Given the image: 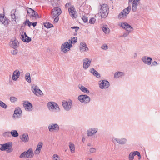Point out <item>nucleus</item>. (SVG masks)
<instances>
[{
	"label": "nucleus",
	"instance_id": "nucleus-1",
	"mask_svg": "<svg viewBox=\"0 0 160 160\" xmlns=\"http://www.w3.org/2000/svg\"><path fill=\"white\" fill-rule=\"evenodd\" d=\"M118 25L127 31L126 32L123 33V35L122 36V37H125L127 36L129 33L133 30V28L131 26L126 22L120 23Z\"/></svg>",
	"mask_w": 160,
	"mask_h": 160
},
{
	"label": "nucleus",
	"instance_id": "nucleus-2",
	"mask_svg": "<svg viewBox=\"0 0 160 160\" xmlns=\"http://www.w3.org/2000/svg\"><path fill=\"white\" fill-rule=\"evenodd\" d=\"M109 12V8L107 4H104L101 5L100 13L102 18H106L108 16Z\"/></svg>",
	"mask_w": 160,
	"mask_h": 160
},
{
	"label": "nucleus",
	"instance_id": "nucleus-3",
	"mask_svg": "<svg viewBox=\"0 0 160 160\" xmlns=\"http://www.w3.org/2000/svg\"><path fill=\"white\" fill-rule=\"evenodd\" d=\"M48 107L49 110L54 112H58L60 109L58 104L53 102H48Z\"/></svg>",
	"mask_w": 160,
	"mask_h": 160
},
{
	"label": "nucleus",
	"instance_id": "nucleus-4",
	"mask_svg": "<svg viewBox=\"0 0 160 160\" xmlns=\"http://www.w3.org/2000/svg\"><path fill=\"white\" fill-rule=\"evenodd\" d=\"M27 10L30 17L31 21L34 20V18L36 19L38 18H41V16H39L38 13L32 8H27Z\"/></svg>",
	"mask_w": 160,
	"mask_h": 160
},
{
	"label": "nucleus",
	"instance_id": "nucleus-5",
	"mask_svg": "<svg viewBox=\"0 0 160 160\" xmlns=\"http://www.w3.org/2000/svg\"><path fill=\"white\" fill-rule=\"evenodd\" d=\"M34 155L33 150L31 148H29L27 151H24L19 156L20 158H32Z\"/></svg>",
	"mask_w": 160,
	"mask_h": 160
},
{
	"label": "nucleus",
	"instance_id": "nucleus-6",
	"mask_svg": "<svg viewBox=\"0 0 160 160\" xmlns=\"http://www.w3.org/2000/svg\"><path fill=\"white\" fill-rule=\"evenodd\" d=\"M131 9V7L129 6L122 10L118 15V18L119 19H124L126 18Z\"/></svg>",
	"mask_w": 160,
	"mask_h": 160
},
{
	"label": "nucleus",
	"instance_id": "nucleus-7",
	"mask_svg": "<svg viewBox=\"0 0 160 160\" xmlns=\"http://www.w3.org/2000/svg\"><path fill=\"white\" fill-rule=\"evenodd\" d=\"M72 47L71 44H70L68 42H65L61 46V50L63 52H66L70 50Z\"/></svg>",
	"mask_w": 160,
	"mask_h": 160
},
{
	"label": "nucleus",
	"instance_id": "nucleus-8",
	"mask_svg": "<svg viewBox=\"0 0 160 160\" xmlns=\"http://www.w3.org/2000/svg\"><path fill=\"white\" fill-rule=\"evenodd\" d=\"M78 99L80 102L84 103H88L90 100V98L86 95H80L78 96Z\"/></svg>",
	"mask_w": 160,
	"mask_h": 160
},
{
	"label": "nucleus",
	"instance_id": "nucleus-9",
	"mask_svg": "<svg viewBox=\"0 0 160 160\" xmlns=\"http://www.w3.org/2000/svg\"><path fill=\"white\" fill-rule=\"evenodd\" d=\"M12 143L10 142H7L2 144V149L3 151H7V152H10L12 151V149L10 148L12 147Z\"/></svg>",
	"mask_w": 160,
	"mask_h": 160
},
{
	"label": "nucleus",
	"instance_id": "nucleus-10",
	"mask_svg": "<svg viewBox=\"0 0 160 160\" xmlns=\"http://www.w3.org/2000/svg\"><path fill=\"white\" fill-rule=\"evenodd\" d=\"M62 104L64 109L67 111H68L71 108L72 102L71 100L68 101H64L62 102Z\"/></svg>",
	"mask_w": 160,
	"mask_h": 160
},
{
	"label": "nucleus",
	"instance_id": "nucleus-11",
	"mask_svg": "<svg viewBox=\"0 0 160 160\" xmlns=\"http://www.w3.org/2000/svg\"><path fill=\"white\" fill-rule=\"evenodd\" d=\"M51 14L53 18L56 16H58L61 13V10L60 8L58 7L54 8L51 12Z\"/></svg>",
	"mask_w": 160,
	"mask_h": 160
},
{
	"label": "nucleus",
	"instance_id": "nucleus-12",
	"mask_svg": "<svg viewBox=\"0 0 160 160\" xmlns=\"http://www.w3.org/2000/svg\"><path fill=\"white\" fill-rule=\"evenodd\" d=\"M23 105L26 111H31L32 110V104L27 101H23Z\"/></svg>",
	"mask_w": 160,
	"mask_h": 160
},
{
	"label": "nucleus",
	"instance_id": "nucleus-13",
	"mask_svg": "<svg viewBox=\"0 0 160 160\" xmlns=\"http://www.w3.org/2000/svg\"><path fill=\"white\" fill-rule=\"evenodd\" d=\"M32 90L33 93L37 96L42 95L43 93L39 89L38 86L33 85L32 87Z\"/></svg>",
	"mask_w": 160,
	"mask_h": 160
},
{
	"label": "nucleus",
	"instance_id": "nucleus-14",
	"mask_svg": "<svg viewBox=\"0 0 160 160\" xmlns=\"http://www.w3.org/2000/svg\"><path fill=\"white\" fill-rule=\"evenodd\" d=\"M80 50L81 52L84 53L89 50L87 45L84 42H82L80 45Z\"/></svg>",
	"mask_w": 160,
	"mask_h": 160
},
{
	"label": "nucleus",
	"instance_id": "nucleus-15",
	"mask_svg": "<svg viewBox=\"0 0 160 160\" xmlns=\"http://www.w3.org/2000/svg\"><path fill=\"white\" fill-rule=\"evenodd\" d=\"M99 84V87L101 88H107L109 86V82L106 80H102Z\"/></svg>",
	"mask_w": 160,
	"mask_h": 160
},
{
	"label": "nucleus",
	"instance_id": "nucleus-16",
	"mask_svg": "<svg viewBox=\"0 0 160 160\" xmlns=\"http://www.w3.org/2000/svg\"><path fill=\"white\" fill-rule=\"evenodd\" d=\"M91 60L88 58H86L83 59V68L84 69H87L90 66Z\"/></svg>",
	"mask_w": 160,
	"mask_h": 160
},
{
	"label": "nucleus",
	"instance_id": "nucleus-17",
	"mask_svg": "<svg viewBox=\"0 0 160 160\" xmlns=\"http://www.w3.org/2000/svg\"><path fill=\"white\" fill-rule=\"evenodd\" d=\"M48 128L50 132H52L55 131H58L59 129V127L57 124L52 123L48 126Z\"/></svg>",
	"mask_w": 160,
	"mask_h": 160
},
{
	"label": "nucleus",
	"instance_id": "nucleus-18",
	"mask_svg": "<svg viewBox=\"0 0 160 160\" xmlns=\"http://www.w3.org/2000/svg\"><path fill=\"white\" fill-rule=\"evenodd\" d=\"M68 12L70 16L72 18H75V15L76 13V11L75 9L73 6H70L69 8H68Z\"/></svg>",
	"mask_w": 160,
	"mask_h": 160
},
{
	"label": "nucleus",
	"instance_id": "nucleus-19",
	"mask_svg": "<svg viewBox=\"0 0 160 160\" xmlns=\"http://www.w3.org/2000/svg\"><path fill=\"white\" fill-rule=\"evenodd\" d=\"M142 60L145 64L150 65L151 63L152 59L149 57L145 56L142 58Z\"/></svg>",
	"mask_w": 160,
	"mask_h": 160
},
{
	"label": "nucleus",
	"instance_id": "nucleus-20",
	"mask_svg": "<svg viewBox=\"0 0 160 160\" xmlns=\"http://www.w3.org/2000/svg\"><path fill=\"white\" fill-rule=\"evenodd\" d=\"M136 155H138L140 157L139 158L140 159L141 158L140 154L139 152L137 151L131 152L130 153L129 155V160H133L134 159V156Z\"/></svg>",
	"mask_w": 160,
	"mask_h": 160
},
{
	"label": "nucleus",
	"instance_id": "nucleus-21",
	"mask_svg": "<svg viewBox=\"0 0 160 160\" xmlns=\"http://www.w3.org/2000/svg\"><path fill=\"white\" fill-rule=\"evenodd\" d=\"M43 145V143L42 142H39L38 143L36 149L34 151L35 155H38L39 154Z\"/></svg>",
	"mask_w": 160,
	"mask_h": 160
},
{
	"label": "nucleus",
	"instance_id": "nucleus-22",
	"mask_svg": "<svg viewBox=\"0 0 160 160\" xmlns=\"http://www.w3.org/2000/svg\"><path fill=\"white\" fill-rule=\"evenodd\" d=\"M20 75V72L18 70H15L13 73L12 79L14 81H17L19 78Z\"/></svg>",
	"mask_w": 160,
	"mask_h": 160
},
{
	"label": "nucleus",
	"instance_id": "nucleus-23",
	"mask_svg": "<svg viewBox=\"0 0 160 160\" xmlns=\"http://www.w3.org/2000/svg\"><path fill=\"white\" fill-rule=\"evenodd\" d=\"M22 110L19 107H17L14 111V113L13 114V117H18L21 115L22 114Z\"/></svg>",
	"mask_w": 160,
	"mask_h": 160
},
{
	"label": "nucleus",
	"instance_id": "nucleus-24",
	"mask_svg": "<svg viewBox=\"0 0 160 160\" xmlns=\"http://www.w3.org/2000/svg\"><path fill=\"white\" fill-rule=\"evenodd\" d=\"M22 40L24 42H28L31 40V38L28 37L25 32H24V34L21 35Z\"/></svg>",
	"mask_w": 160,
	"mask_h": 160
},
{
	"label": "nucleus",
	"instance_id": "nucleus-25",
	"mask_svg": "<svg viewBox=\"0 0 160 160\" xmlns=\"http://www.w3.org/2000/svg\"><path fill=\"white\" fill-rule=\"evenodd\" d=\"M18 42L16 39H12L10 42V45L12 48L14 49L17 47Z\"/></svg>",
	"mask_w": 160,
	"mask_h": 160
},
{
	"label": "nucleus",
	"instance_id": "nucleus-26",
	"mask_svg": "<svg viewBox=\"0 0 160 160\" xmlns=\"http://www.w3.org/2000/svg\"><path fill=\"white\" fill-rule=\"evenodd\" d=\"M98 131V129L94 128L89 129L87 132V135L88 136H92Z\"/></svg>",
	"mask_w": 160,
	"mask_h": 160
},
{
	"label": "nucleus",
	"instance_id": "nucleus-27",
	"mask_svg": "<svg viewBox=\"0 0 160 160\" xmlns=\"http://www.w3.org/2000/svg\"><path fill=\"white\" fill-rule=\"evenodd\" d=\"M114 140H115L117 143L121 144H125L127 141L126 139L124 138L121 139L115 138Z\"/></svg>",
	"mask_w": 160,
	"mask_h": 160
},
{
	"label": "nucleus",
	"instance_id": "nucleus-28",
	"mask_svg": "<svg viewBox=\"0 0 160 160\" xmlns=\"http://www.w3.org/2000/svg\"><path fill=\"white\" fill-rule=\"evenodd\" d=\"M69 147L70 150L72 153H74L75 152V146L74 144L71 142L69 143Z\"/></svg>",
	"mask_w": 160,
	"mask_h": 160
},
{
	"label": "nucleus",
	"instance_id": "nucleus-29",
	"mask_svg": "<svg viewBox=\"0 0 160 160\" xmlns=\"http://www.w3.org/2000/svg\"><path fill=\"white\" fill-rule=\"evenodd\" d=\"M90 72L97 78H99L100 77V74L93 68H91Z\"/></svg>",
	"mask_w": 160,
	"mask_h": 160
},
{
	"label": "nucleus",
	"instance_id": "nucleus-30",
	"mask_svg": "<svg viewBox=\"0 0 160 160\" xmlns=\"http://www.w3.org/2000/svg\"><path fill=\"white\" fill-rule=\"evenodd\" d=\"M102 29L105 33L108 34L109 33V29L107 25H103L102 27Z\"/></svg>",
	"mask_w": 160,
	"mask_h": 160
},
{
	"label": "nucleus",
	"instance_id": "nucleus-31",
	"mask_svg": "<svg viewBox=\"0 0 160 160\" xmlns=\"http://www.w3.org/2000/svg\"><path fill=\"white\" fill-rule=\"evenodd\" d=\"M21 140L25 142H28L29 140L28 136L27 134H23L21 137Z\"/></svg>",
	"mask_w": 160,
	"mask_h": 160
},
{
	"label": "nucleus",
	"instance_id": "nucleus-32",
	"mask_svg": "<svg viewBox=\"0 0 160 160\" xmlns=\"http://www.w3.org/2000/svg\"><path fill=\"white\" fill-rule=\"evenodd\" d=\"M25 76L26 81L28 83H30L31 82V79L30 73L28 72H27L25 74Z\"/></svg>",
	"mask_w": 160,
	"mask_h": 160
},
{
	"label": "nucleus",
	"instance_id": "nucleus-33",
	"mask_svg": "<svg viewBox=\"0 0 160 160\" xmlns=\"http://www.w3.org/2000/svg\"><path fill=\"white\" fill-rule=\"evenodd\" d=\"M79 88L82 91L85 93H88L89 92V91L86 88L83 86H79Z\"/></svg>",
	"mask_w": 160,
	"mask_h": 160
},
{
	"label": "nucleus",
	"instance_id": "nucleus-34",
	"mask_svg": "<svg viewBox=\"0 0 160 160\" xmlns=\"http://www.w3.org/2000/svg\"><path fill=\"white\" fill-rule=\"evenodd\" d=\"M124 75V73L121 72H116L114 74V77L115 78H118L120 77L123 76Z\"/></svg>",
	"mask_w": 160,
	"mask_h": 160
},
{
	"label": "nucleus",
	"instance_id": "nucleus-35",
	"mask_svg": "<svg viewBox=\"0 0 160 160\" xmlns=\"http://www.w3.org/2000/svg\"><path fill=\"white\" fill-rule=\"evenodd\" d=\"M77 41V38L76 37H73L72 38L71 40H68V42H69L70 44H71L72 43H75Z\"/></svg>",
	"mask_w": 160,
	"mask_h": 160
},
{
	"label": "nucleus",
	"instance_id": "nucleus-36",
	"mask_svg": "<svg viewBox=\"0 0 160 160\" xmlns=\"http://www.w3.org/2000/svg\"><path fill=\"white\" fill-rule=\"evenodd\" d=\"M138 3H137L133 1L132 7V10L133 12H135L136 11L137 8V6L138 5Z\"/></svg>",
	"mask_w": 160,
	"mask_h": 160
},
{
	"label": "nucleus",
	"instance_id": "nucleus-37",
	"mask_svg": "<svg viewBox=\"0 0 160 160\" xmlns=\"http://www.w3.org/2000/svg\"><path fill=\"white\" fill-rule=\"evenodd\" d=\"M10 133L14 137H17L18 136V133L17 131L16 130H14L11 131L10 132Z\"/></svg>",
	"mask_w": 160,
	"mask_h": 160
},
{
	"label": "nucleus",
	"instance_id": "nucleus-38",
	"mask_svg": "<svg viewBox=\"0 0 160 160\" xmlns=\"http://www.w3.org/2000/svg\"><path fill=\"white\" fill-rule=\"evenodd\" d=\"M2 24H3L5 26H7L9 23V20L7 19L4 18L1 22Z\"/></svg>",
	"mask_w": 160,
	"mask_h": 160
},
{
	"label": "nucleus",
	"instance_id": "nucleus-39",
	"mask_svg": "<svg viewBox=\"0 0 160 160\" xmlns=\"http://www.w3.org/2000/svg\"><path fill=\"white\" fill-rule=\"evenodd\" d=\"M44 25L45 27L48 28L53 27V25L49 23V22H47L44 23Z\"/></svg>",
	"mask_w": 160,
	"mask_h": 160
},
{
	"label": "nucleus",
	"instance_id": "nucleus-40",
	"mask_svg": "<svg viewBox=\"0 0 160 160\" xmlns=\"http://www.w3.org/2000/svg\"><path fill=\"white\" fill-rule=\"evenodd\" d=\"M32 23V22H30L29 20L27 19L23 23V24L25 25H28L29 27H30Z\"/></svg>",
	"mask_w": 160,
	"mask_h": 160
},
{
	"label": "nucleus",
	"instance_id": "nucleus-41",
	"mask_svg": "<svg viewBox=\"0 0 160 160\" xmlns=\"http://www.w3.org/2000/svg\"><path fill=\"white\" fill-rule=\"evenodd\" d=\"M0 106L5 109L7 107V105L4 102L1 101H0Z\"/></svg>",
	"mask_w": 160,
	"mask_h": 160
},
{
	"label": "nucleus",
	"instance_id": "nucleus-42",
	"mask_svg": "<svg viewBox=\"0 0 160 160\" xmlns=\"http://www.w3.org/2000/svg\"><path fill=\"white\" fill-rule=\"evenodd\" d=\"M10 101L12 102H14L17 100V98L14 97H11L10 98Z\"/></svg>",
	"mask_w": 160,
	"mask_h": 160
},
{
	"label": "nucleus",
	"instance_id": "nucleus-43",
	"mask_svg": "<svg viewBox=\"0 0 160 160\" xmlns=\"http://www.w3.org/2000/svg\"><path fill=\"white\" fill-rule=\"evenodd\" d=\"M59 159V156L58 154H54L53 155V160H58Z\"/></svg>",
	"mask_w": 160,
	"mask_h": 160
},
{
	"label": "nucleus",
	"instance_id": "nucleus-44",
	"mask_svg": "<svg viewBox=\"0 0 160 160\" xmlns=\"http://www.w3.org/2000/svg\"><path fill=\"white\" fill-rule=\"evenodd\" d=\"M101 48L103 50H106L108 48V47L106 44H104L101 46Z\"/></svg>",
	"mask_w": 160,
	"mask_h": 160
},
{
	"label": "nucleus",
	"instance_id": "nucleus-45",
	"mask_svg": "<svg viewBox=\"0 0 160 160\" xmlns=\"http://www.w3.org/2000/svg\"><path fill=\"white\" fill-rule=\"evenodd\" d=\"M95 19L92 18L89 20V22L90 24H94L95 22Z\"/></svg>",
	"mask_w": 160,
	"mask_h": 160
},
{
	"label": "nucleus",
	"instance_id": "nucleus-46",
	"mask_svg": "<svg viewBox=\"0 0 160 160\" xmlns=\"http://www.w3.org/2000/svg\"><path fill=\"white\" fill-rule=\"evenodd\" d=\"M89 151L91 153H94L96 152V149L93 148H91L89 150Z\"/></svg>",
	"mask_w": 160,
	"mask_h": 160
},
{
	"label": "nucleus",
	"instance_id": "nucleus-47",
	"mask_svg": "<svg viewBox=\"0 0 160 160\" xmlns=\"http://www.w3.org/2000/svg\"><path fill=\"white\" fill-rule=\"evenodd\" d=\"M82 19L85 22H87L88 21V18L85 16L82 17Z\"/></svg>",
	"mask_w": 160,
	"mask_h": 160
},
{
	"label": "nucleus",
	"instance_id": "nucleus-48",
	"mask_svg": "<svg viewBox=\"0 0 160 160\" xmlns=\"http://www.w3.org/2000/svg\"><path fill=\"white\" fill-rule=\"evenodd\" d=\"M18 53V51L16 49H14L11 51V53L13 55H16Z\"/></svg>",
	"mask_w": 160,
	"mask_h": 160
},
{
	"label": "nucleus",
	"instance_id": "nucleus-49",
	"mask_svg": "<svg viewBox=\"0 0 160 160\" xmlns=\"http://www.w3.org/2000/svg\"><path fill=\"white\" fill-rule=\"evenodd\" d=\"M71 6V4L69 3H67L66 4L65 6L66 8H68V9L69 8H70V7Z\"/></svg>",
	"mask_w": 160,
	"mask_h": 160
},
{
	"label": "nucleus",
	"instance_id": "nucleus-50",
	"mask_svg": "<svg viewBox=\"0 0 160 160\" xmlns=\"http://www.w3.org/2000/svg\"><path fill=\"white\" fill-rule=\"evenodd\" d=\"M56 17L54 19V22L55 23H57L59 20V18L58 17V16Z\"/></svg>",
	"mask_w": 160,
	"mask_h": 160
},
{
	"label": "nucleus",
	"instance_id": "nucleus-51",
	"mask_svg": "<svg viewBox=\"0 0 160 160\" xmlns=\"http://www.w3.org/2000/svg\"><path fill=\"white\" fill-rule=\"evenodd\" d=\"M71 28L72 29H75V32H77L79 29V28L78 27H71Z\"/></svg>",
	"mask_w": 160,
	"mask_h": 160
},
{
	"label": "nucleus",
	"instance_id": "nucleus-52",
	"mask_svg": "<svg viewBox=\"0 0 160 160\" xmlns=\"http://www.w3.org/2000/svg\"><path fill=\"white\" fill-rule=\"evenodd\" d=\"M11 18L13 20H15L16 16L15 14H13L11 15Z\"/></svg>",
	"mask_w": 160,
	"mask_h": 160
},
{
	"label": "nucleus",
	"instance_id": "nucleus-53",
	"mask_svg": "<svg viewBox=\"0 0 160 160\" xmlns=\"http://www.w3.org/2000/svg\"><path fill=\"white\" fill-rule=\"evenodd\" d=\"M158 63L156 61H154L152 63V66H156L157 65Z\"/></svg>",
	"mask_w": 160,
	"mask_h": 160
},
{
	"label": "nucleus",
	"instance_id": "nucleus-54",
	"mask_svg": "<svg viewBox=\"0 0 160 160\" xmlns=\"http://www.w3.org/2000/svg\"><path fill=\"white\" fill-rule=\"evenodd\" d=\"M37 23V22H32V25L34 27H35V26H36Z\"/></svg>",
	"mask_w": 160,
	"mask_h": 160
},
{
	"label": "nucleus",
	"instance_id": "nucleus-55",
	"mask_svg": "<svg viewBox=\"0 0 160 160\" xmlns=\"http://www.w3.org/2000/svg\"><path fill=\"white\" fill-rule=\"evenodd\" d=\"M4 16L2 15L0 17V22H1L2 20L4 19Z\"/></svg>",
	"mask_w": 160,
	"mask_h": 160
},
{
	"label": "nucleus",
	"instance_id": "nucleus-56",
	"mask_svg": "<svg viewBox=\"0 0 160 160\" xmlns=\"http://www.w3.org/2000/svg\"><path fill=\"white\" fill-rule=\"evenodd\" d=\"M137 53H136V52L133 55V57L134 58L136 57L137 56Z\"/></svg>",
	"mask_w": 160,
	"mask_h": 160
},
{
	"label": "nucleus",
	"instance_id": "nucleus-57",
	"mask_svg": "<svg viewBox=\"0 0 160 160\" xmlns=\"http://www.w3.org/2000/svg\"><path fill=\"white\" fill-rule=\"evenodd\" d=\"M2 144H0V150L2 151Z\"/></svg>",
	"mask_w": 160,
	"mask_h": 160
},
{
	"label": "nucleus",
	"instance_id": "nucleus-58",
	"mask_svg": "<svg viewBox=\"0 0 160 160\" xmlns=\"http://www.w3.org/2000/svg\"><path fill=\"white\" fill-rule=\"evenodd\" d=\"M87 160H93V159L92 158H87Z\"/></svg>",
	"mask_w": 160,
	"mask_h": 160
},
{
	"label": "nucleus",
	"instance_id": "nucleus-59",
	"mask_svg": "<svg viewBox=\"0 0 160 160\" xmlns=\"http://www.w3.org/2000/svg\"><path fill=\"white\" fill-rule=\"evenodd\" d=\"M133 0H129V3L130 4V3H132V1Z\"/></svg>",
	"mask_w": 160,
	"mask_h": 160
},
{
	"label": "nucleus",
	"instance_id": "nucleus-60",
	"mask_svg": "<svg viewBox=\"0 0 160 160\" xmlns=\"http://www.w3.org/2000/svg\"><path fill=\"white\" fill-rule=\"evenodd\" d=\"M1 16H2V15L0 14V17Z\"/></svg>",
	"mask_w": 160,
	"mask_h": 160
}]
</instances>
